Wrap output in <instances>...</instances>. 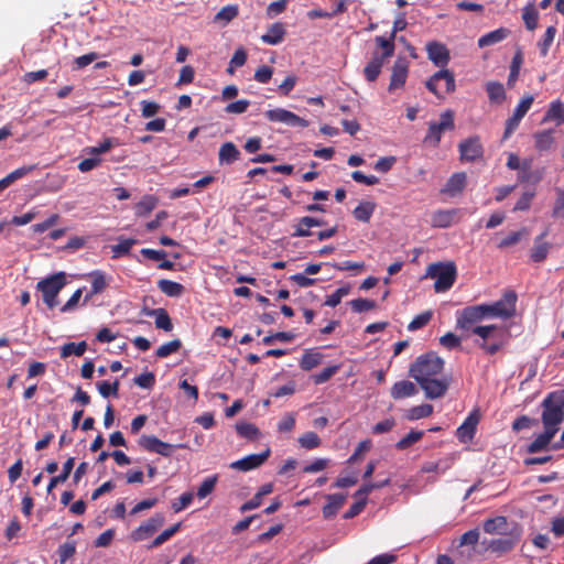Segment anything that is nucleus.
Instances as JSON below:
<instances>
[{
	"label": "nucleus",
	"mask_w": 564,
	"mask_h": 564,
	"mask_svg": "<svg viewBox=\"0 0 564 564\" xmlns=\"http://www.w3.org/2000/svg\"><path fill=\"white\" fill-rule=\"evenodd\" d=\"M444 360L434 351L419 356L409 368V375L424 391L427 399L434 400L445 395L449 387L447 377L436 378L443 371Z\"/></svg>",
	"instance_id": "obj_1"
},
{
	"label": "nucleus",
	"mask_w": 564,
	"mask_h": 564,
	"mask_svg": "<svg viewBox=\"0 0 564 564\" xmlns=\"http://www.w3.org/2000/svg\"><path fill=\"white\" fill-rule=\"evenodd\" d=\"M405 28L406 21L404 17L401 15L394 20L392 31L388 37L381 35L375 37L377 50L373 51L371 59L364 68V75L367 82L372 83L377 80L386 61L392 57L394 54V40L397 33L404 30Z\"/></svg>",
	"instance_id": "obj_2"
},
{
	"label": "nucleus",
	"mask_w": 564,
	"mask_h": 564,
	"mask_svg": "<svg viewBox=\"0 0 564 564\" xmlns=\"http://www.w3.org/2000/svg\"><path fill=\"white\" fill-rule=\"evenodd\" d=\"M457 270L454 262H435L426 268L423 278L435 279L434 291L442 293L448 291L455 283Z\"/></svg>",
	"instance_id": "obj_3"
},
{
	"label": "nucleus",
	"mask_w": 564,
	"mask_h": 564,
	"mask_svg": "<svg viewBox=\"0 0 564 564\" xmlns=\"http://www.w3.org/2000/svg\"><path fill=\"white\" fill-rule=\"evenodd\" d=\"M541 406L543 409L541 420L544 429H554V432L557 433L560 424L564 420V406L560 400V392L549 393L542 401Z\"/></svg>",
	"instance_id": "obj_4"
},
{
	"label": "nucleus",
	"mask_w": 564,
	"mask_h": 564,
	"mask_svg": "<svg viewBox=\"0 0 564 564\" xmlns=\"http://www.w3.org/2000/svg\"><path fill=\"white\" fill-rule=\"evenodd\" d=\"M66 285V274L64 272L54 273L37 282L36 289L42 293L43 302L48 308L57 306V295Z\"/></svg>",
	"instance_id": "obj_5"
},
{
	"label": "nucleus",
	"mask_w": 564,
	"mask_h": 564,
	"mask_svg": "<svg viewBox=\"0 0 564 564\" xmlns=\"http://www.w3.org/2000/svg\"><path fill=\"white\" fill-rule=\"evenodd\" d=\"M518 296L514 291H507L502 297L491 304H482L486 318L508 319L516 315Z\"/></svg>",
	"instance_id": "obj_6"
},
{
	"label": "nucleus",
	"mask_w": 564,
	"mask_h": 564,
	"mask_svg": "<svg viewBox=\"0 0 564 564\" xmlns=\"http://www.w3.org/2000/svg\"><path fill=\"white\" fill-rule=\"evenodd\" d=\"M425 86L437 98H444L446 94L455 91L454 74L448 69H441L429 78Z\"/></svg>",
	"instance_id": "obj_7"
},
{
	"label": "nucleus",
	"mask_w": 564,
	"mask_h": 564,
	"mask_svg": "<svg viewBox=\"0 0 564 564\" xmlns=\"http://www.w3.org/2000/svg\"><path fill=\"white\" fill-rule=\"evenodd\" d=\"M454 127V112L452 110L442 112L438 122L429 123L424 142L432 147H437L441 142L442 133L447 130H453Z\"/></svg>",
	"instance_id": "obj_8"
},
{
	"label": "nucleus",
	"mask_w": 564,
	"mask_h": 564,
	"mask_svg": "<svg viewBox=\"0 0 564 564\" xmlns=\"http://www.w3.org/2000/svg\"><path fill=\"white\" fill-rule=\"evenodd\" d=\"M520 540V531L511 530L510 533L502 534V536L491 540H484L481 544L486 550L503 555L514 549Z\"/></svg>",
	"instance_id": "obj_9"
},
{
	"label": "nucleus",
	"mask_w": 564,
	"mask_h": 564,
	"mask_svg": "<svg viewBox=\"0 0 564 564\" xmlns=\"http://www.w3.org/2000/svg\"><path fill=\"white\" fill-rule=\"evenodd\" d=\"M459 160L473 163L484 158V145L479 135L469 137L458 143Z\"/></svg>",
	"instance_id": "obj_10"
},
{
	"label": "nucleus",
	"mask_w": 564,
	"mask_h": 564,
	"mask_svg": "<svg viewBox=\"0 0 564 564\" xmlns=\"http://www.w3.org/2000/svg\"><path fill=\"white\" fill-rule=\"evenodd\" d=\"M138 444L140 447H142L144 451L150 453H156L164 457H169L173 454L174 448L176 447H184L183 444L173 445L170 443H165L158 438L154 435H141L138 440Z\"/></svg>",
	"instance_id": "obj_11"
},
{
	"label": "nucleus",
	"mask_w": 564,
	"mask_h": 564,
	"mask_svg": "<svg viewBox=\"0 0 564 564\" xmlns=\"http://www.w3.org/2000/svg\"><path fill=\"white\" fill-rule=\"evenodd\" d=\"M486 319L482 304L467 306L457 312V327L465 330H471V326Z\"/></svg>",
	"instance_id": "obj_12"
},
{
	"label": "nucleus",
	"mask_w": 564,
	"mask_h": 564,
	"mask_svg": "<svg viewBox=\"0 0 564 564\" xmlns=\"http://www.w3.org/2000/svg\"><path fill=\"white\" fill-rule=\"evenodd\" d=\"M534 101L532 95L524 96L516 107L513 115L506 121L503 139H508L519 127L520 121L527 115Z\"/></svg>",
	"instance_id": "obj_13"
},
{
	"label": "nucleus",
	"mask_w": 564,
	"mask_h": 564,
	"mask_svg": "<svg viewBox=\"0 0 564 564\" xmlns=\"http://www.w3.org/2000/svg\"><path fill=\"white\" fill-rule=\"evenodd\" d=\"M264 116L271 122H282L290 127L306 128L308 126V122L305 119L283 108L267 110Z\"/></svg>",
	"instance_id": "obj_14"
},
{
	"label": "nucleus",
	"mask_w": 564,
	"mask_h": 564,
	"mask_svg": "<svg viewBox=\"0 0 564 564\" xmlns=\"http://www.w3.org/2000/svg\"><path fill=\"white\" fill-rule=\"evenodd\" d=\"M409 74V62L406 57L399 56L392 66L390 84L388 87L389 91H393L395 89L402 88L406 82Z\"/></svg>",
	"instance_id": "obj_15"
},
{
	"label": "nucleus",
	"mask_w": 564,
	"mask_h": 564,
	"mask_svg": "<svg viewBox=\"0 0 564 564\" xmlns=\"http://www.w3.org/2000/svg\"><path fill=\"white\" fill-rule=\"evenodd\" d=\"M270 454L271 451L269 447H267L262 453L250 454L241 459L232 462L230 464V468L241 471H249L256 469L260 467L269 458Z\"/></svg>",
	"instance_id": "obj_16"
},
{
	"label": "nucleus",
	"mask_w": 564,
	"mask_h": 564,
	"mask_svg": "<svg viewBox=\"0 0 564 564\" xmlns=\"http://www.w3.org/2000/svg\"><path fill=\"white\" fill-rule=\"evenodd\" d=\"M164 524V517L161 513H155L153 517L143 522L137 530L132 532L134 541H143L150 538L156 530Z\"/></svg>",
	"instance_id": "obj_17"
},
{
	"label": "nucleus",
	"mask_w": 564,
	"mask_h": 564,
	"mask_svg": "<svg viewBox=\"0 0 564 564\" xmlns=\"http://www.w3.org/2000/svg\"><path fill=\"white\" fill-rule=\"evenodd\" d=\"M508 337V332L497 326V330L490 335L488 341H476V345L488 355H495L506 345Z\"/></svg>",
	"instance_id": "obj_18"
},
{
	"label": "nucleus",
	"mask_w": 564,
	"mask_h": 564,
	"mask_svg": "<svg viewBox=\"0 0 564 564\" xmlns=\"http://www.w3.org/2000/svg\"><path fill=\"white\" fill-rule=\"evenodd\" d=\"M480 415L477 410L471 411L464 422L456 430L457 438L463 442H469L474 438Z\"/></svg>",
	"instance_id": "obj_19"
},
{
	"label": "nucleus",
	"mask_w": 564,
	"mask_h": 564,
	"mask_svg": "<svg viewBox=\"0 0 564 564\" xmlns=\"http://www.w3.org/2000/svg\"><path fill=\"white\" fill-rule=\"evenodd\" d=\"M426 53L429 59L437 67H445L451 59L448 48L440 42L427 43Z\"/></svg>",
	"instance_id": "obj_20"
},
{
	"label": "nucleus",
	"mask_w": 564,
	"mask_h": 564,
	"mask_svg": "<svg viewBox=\"0 0 564 564\" xmlns=\"http://www.w3.org/2000/svg\"><path fill=\"white\" fill-rule=\"evenodd\" d=\"M417 393L415 384L409 380H401L395 382L391 390L390 395L394 400H400L409 397H413Z\"/></svg>",
	"instance_id": "obj_21"
},
{
	"label": "nucleus",
	"mask_w": 564,
	"mask_h": 564,
	"mask_svg": "<svg viewBox=\"0 0 564 564\" xmlns=\"http://www.w3.org/2000/svg\"><path fill=\"white\" fill-rule=\"evenodd\" d=\"M549 230L545 229L540 236H538L534 240V247L531 250L530 258L533 262H542L546 259L550 243L544 242L543 239L547 236Z\"/></svg>",
	"instance_id": "obj_22"
},
{
	"label": "nucleus",
	"mask_w": 564,
	"mask_h": 564,
	"mask_svg": "<svg viewBox=\"0 0 564 564\" xmlns=\"http://www.w3.org/2000/svg\"><path fill=\"white\" fill-rule=\"evenodd\" d=\"M554 429H544V432L539 434L529 445L528 453L534 454L544 451L549 447L551 441L555 436Z\"/></svg>",
	"instance_id": "obj_23"
},
{
	"label": "nucleus",
	"mask_w": 564,
	"mask_h": 564,
	"mask_svg": "<svg viewBox=\"0 0 564 564\" xmlns=\"http://www.w3.org/2000/svg\"><path fill=\"white\" fill-rule=\"evenodd\" d=\"M511 31L507 28H499L488 32L478 39V46L486 47L502 42L510 35Z\"/></svg>",
	"instance_id": "obj_24"
},
{
	"label": "nucleus",
	"mask_w": 564,
	"mask_h": 564,
	"mask_svg": "<svg viewBox=\"0 0 564 564\" xmlns=\"http://www.w3.org/2000/svg\"><path fill=\"white\" fill-rule=\"evenodd\" d=\"M466 186V173L457 172L454 173L446 182L445 187L442 189L443 193H446L451 196H455L460 194Z\"/></svg>",
	"instance_id": "obj_25"
},
{
	"label": "nucleus",
	"mask_w": 564,
	"mask_h": 564,
	"mask_svg": "<svg viewBox=\"0 0 564 564\" xmlns=\"http://www.w3.org/2000/svg\"><path fill=\"white\" fill-rule=\"evenodd\" d=\"M285 33L284 24L275 22L269 26L265 34L261 35V41L269 45H276L283 41Z\"/></svg>",
	"instance_id": "obj_26"
},
{
	"label": "nucleus",
	"mask_w": 564,
	"mask_h": 564,
	"mask_svg": "<svg viewBox=\"0 0 564 564\" xmlns=\"http://www.w3.org/2000/svg\"><path fill=\"white\" fill-rule=\"evenodd\" d=\"M346 496L343 494H332L327 496V503L323 507V516L325 519H332L338 510L344 506Z\"/></svg>",
	"instance_id": "obj_27"
},
{
	"label": "nucleus",
	"mask_w": 564,
	"mask_h": 564,
	"mask_svg": "<svg viewBox=\"0 0 564 564\" xmlns=\"http://www.w3.org/2000/svg\"><path fill=\"white\" fill-rule=\"evenodd\" d=\"M240 158V151L232 142H225L221 144L218 152V161L220 165L232 164Z\"/></svg>",
	"instance_id": "obj_28"
},
{
	"label": "nucleus",
	"mask_w": 564,
	"mask_h": 564,
	"mask_svg": "<svg viewBox=\"0 0 564 564\" xmlns=\"http://www.w3.org/2000/svg\"><path fill=\"white\" fill-rule=\"evenodd\" d=\"M482 529L488 534H506L508 533V521L506 517L499 516L491 519H487Z\"/></svg>",
	"instance_id": "obj_29"
},
{
	"label": "nucleus",
	"mask_w": 564,
	"mask_h": 564,
	"mask_svg": "<svg viewBox=\"0 0 564 564\" xmlns=\"http://www.w3.org/2000/svg\"><path fill=\"white\" fill-rule=\"evenodd\" d=\"M549 121H555L556 124L564 123V104L560 99L552 101L543 116L542 123Z\"/></svg>",
	"instance_id": "obj_30"
},
{
	"label": "nucleus",
	"mask_w": 564,
	"mask_h": 564,
	"mask_svg": "<svg viewBox=\"0 0 564 564\" xmlns=\"http://www.w3.org/2000/svg\"><path fill=\"white\" fill-rule=\"evenodd\" d=\"M74 465H75V458L74 457L67 458V460L63 464L62 473L58 474L57 476H54L51 478V480L47 485V489H46L47 494L52 492V490L57 485L65 482L69 478L70 473L74 468Z\"/></svg>",
	"instance_id": "obj_31"
},
{
	"label": "nucleus",
	"mask_w": 564,
	"mask_h": 564,
	"mask_svg": "<svg viewBox=\"0 0 564 564\" xmlns=\"http://www.w3.org/2000/svg\"><path fill=\"white\" fill-rule=\"evenodd\" d=\"M91 280L90 293L85 296L84 303L88 302L93 295L101 293L107 288L106 276L101 271H93L89 273Z\"/></svg>",
	"instance_id": "obj_32"
},
{
	"label": "nucleus",
	"mask_w": 564,
	"mask_h": 564,
	"mask_svg": "<svg viewBox=\"0 0 564 564\" xmlns=\"http://www.w3.org/2000/svg\"><path fill=\"white\" fill-rule=\"evenodd\" d=\"M486 91L491 104L501 105L506 100L505 87L499 82H488Z\"/></svg>",
	"instance_id": "obj_33"
},
{
	"label": "nucleus",
	"mask_w": 564,
	"mask_h": 564,
	"mask_svg": "<svg viewBox=\"0 0 564 564\" xmlns=\"http://www.w3.org/2000/svg\"><path fill=\"white\" fill-rule=\"evenodd\" d=\"M158 288L162 293L170 297H180L185 291L181 283L167 279L159 280Z\"/></svg>",
	"instance_id": "obj_34"
},
{
	"label": "nucleus",
	"mask_w": 564,
	"mask_h": 564,
	"mask_svg": "<svg viewBox=\"0 0 564 564\" xmlns=\"http://www.w3.org/2000/svg\"><path fill=\"white\" fill-rule=\"evenodd\" d=\"M456 215L457 209L437 210L432 216V225L438 228H447L453 224Z\"/></svg>",
	"instance_id": "obj_35"
},
{
	"label": "nucleus",
	"mask_w": 564,
	"mask_h": 564,
	"mask_svg": "<svg viewBox=\"0 0 564 564\" xmlns=\"http://www.w3.org/2000/svg\"><path fill=\"white\" fill-rule=\"evenodd\" d=\"M522 20L528 31H534L538 28L539 11L533 3H528L522 9Z\"/></svg>",
	"instance_id": "obj_36"
},
{
	"label": "nucleus",
	"mask_w": 564,
	"mask_h": 564,
	"mask_svg": "<svg viewBox=\"0 0 564 564\" xmlns=\"http://www.w3.org/2000/svg\"><path fill=\"white\" fill-rule=\"evenodd\" d=\"M535 149L538 151H547L554 143L553 130L538 131L533 135Z\"/></svg>",
	"instance_id": "obj_37"
},
{
	"label": "nucleus",
	"mask_w": 564,
	"mask_h": 564,
	"mask_svg": "<svg viewBox=\"0 0 564 564\" xmlns=\"http://www.w3.org/2000/svg\"><path fill=\"white\" fill-rule=\"evenodd\" d=\"M375 209V203L361 202L358 206L355 207V209L352 210V215L359 221L369 223Z\"/></svg>",
	"instance_id": "obj_38"
},
{
	"label": "nucleus",
	"mask_w": 564,
	"mask_h": 564,
	"mask_svg": "<svg viewBox=\"0 0 564 564\" xmlns=\"http://www.w3.org/2000/svg\"><path fill=\"white\" fill-rule=\"evenodd\" d=\"M322 359L323 355L321 352L306 350L300 360V367L304 371H310L317 367L322 362Z\"/></svg>",
	"instance_id": "obj_39"
},
{
	"label": "nucleus",
	"mask_w": 564,
	"mask_h": 564,
	"mask_svg": "<svg viewBox=\"0 0 564 564\" xmlns=\"http://www.w3.org/2000/svg\"><path fill=\"white\" fill-rule=\"evenodd\" d=\"M528 236H529V229L527 227H522L521 229H519L517 231H512L509 235H507L505 238H502L499 241V243L497 245V247L499 249L509 248L511 246L517 245L518 242H520V240L522 238L528 237Z\"/></svg>",
	"instance_id": "obj_40"
},
{
	"label": "nucleus",
	"mask_w": 564,
	"mask_h": 564,
	"mask_svg": "<svg viewBox=\"0 0 564 564\" xmlns=\"http://www.w3.org/2000/svg\"><path fill=\"white\" fill-rule=\"evenodd\" d=\"M239 14V7L237 4H228L221 8L215 15L214 21L227 24Z\"/></svg>",
	"instance_id": "obj_41"
},
{
	"label": "nucleus",
	"mask_w": 564,
	"mask_h": 564,
	"mask_svg": "<svg viewBox=\"0 0 564 564\" xmlns=\"http://www.w3.org/2000/svg\"><path fill=\"white\" fill-rule=\"evenodd\" d=\"M86 349H87V344L84 340L79 341V343H74V341L66 343L62 346L61 357L64 359L72 355L79 357L85 354Z\"/></svg>",
	"instance_id": "obj_42"
},
{
	"label": "nucleus",
	"mask_w": 564,
	"mask_h": 564,
	"mask_svg": "<svg viewBox=\"0 0 564 564\" xmlns=\"http://www.w3.org/2000/svg\"><path fill=\"white\" fill-rule=\"evenodd\" d=\"M556 28L550 25L543 35V37L538 42V47L540 50V54L542 57H545L549 54L550 47L554 41L556 35Z\"/></svg>",
	"instance_id": "obj_43"
},
{
	"label": "nucleus",
	"mask_w": 564,
	"mask_h": 564,
	"mask_svg": "<svg viewBox=\"0 0 564 564\" xmlns=\"http://www.w3.org/2000/svg\"><path fill=\"white\" fill-rule=\"evenodd\" d=\"M158 199L154 196H144L135 206L137 216L144 217L149 215L156 206Z\"/></svg>",
	"instance_id": "obj_44"
},
{
	"label": "nucleus",
	"mask_w": 564,
	"mask_h": 564,
	"mask_svg": "<svg viewBox=\"0 0 564 564\" xmlns=\"http://www.w3.org/2000/svg\"><path fill=\"white\" fill-rule=\"evenodd\" d=\"M97 389H98V392L100 393L101 397L104 398H109V397H115V398H118L119 395V380H115L112 383L109 382V381H99L97 382Z\"/></svg>",
	"instance_id": "obj_45"
},
{
	"label": "nucleus",
	"mask_w": 564,
	"mask_h": 564,
	"mask_svg": "<svg viewBox=\"0 0 564 564\" xmlns=\"http://www.w3.org/2000/svg\"><path fill=\"white\" fill-rule=\"evenodd\" d=\"M237 433L247 440H256L260 435L259 429L252 423L240 422L236 424Z\"/></svg>",
	"instance_id": "obj_46"
},
{
	"label": "nucleus",
	"mask_w": 564,
	"mask_h": 564,
	"mask_svg": "<svg viewBox=\"0 0 564 564\" xmlns=\"http://www.w3.org/2000/svg\"><path fill=\"white\" fill-rule=\"evenodd\" d=\"M432 413H433V405L424 403V404L411 408L408 411L406 417L411 421H415V420H420L423 417H427Z\"/></svg>",
	"instance_id": "obj_47"
},
{
	"label": "nucleus",
	"mask_w": 564,
	"mask_h": 564,
	"mask_svg": "<svg viewBox=\"0 0 564 564\" xmlns=\"http://www.w3.org/2000/svg\"><path fill=\"white\" fill-rule=\"evenodd\" d=\"M424 435L423 431H410L404 437H402L397 444L395 447L399 451H403L412 446L414 443L420 441Z\"/></svg>",
	"instance_id": "obj_48"
},
{
	"label": "nucleus",
	"mask_w": 564,
	"mask_h": 564,
	"mask_svg": "<svg viewBox=\"0 0 564 564\" xmlns=\"http://www.w3.org/2000/svg\"><path fill=\"white\" fill-rule=\"evenodd\" d=\"M217 481H218L217 475H213L210 477L205 478L197 489V492H196L197 497L199 499H204L208 495H210L214 491Z\"/></svg>",
	"instance_id": "obj_49"
},
{
	"label": "nucleus",
	"mask_w": 564,
	"mask_h": 564,
	"mask_svg": "<svg viewBox=\"0 0 564 564\" xmlns=\"http://www.w3.org/2000/svg\"><path fill=\"white\" fill-rule=\"evenodd\" d=\"M433 317L432 311H425L416 315L408 325V330L415 332L426 326Z\"/></svg>",
	"instance_id": "obj_50"
},
{
	"label": "nucleus",
	"mask_w": 564,
	"mask_h": 564,
	"mask_svg": "<svg viewBox=\"0 0 564 564\" xmlns=\"http://www.w3.org/2000/svg\"><path fill=\"white\" fill-rule=\"evenodd\" d=\"M182 347V341L180 339H173L171 341H167L163 345H161L156 351L155 355L159 358H166L170 355L176 352Z\"/></svg>",
	"instance_id": "obj_51"
},
{
	"label": "nucleus",
	"mask_w": 564,
	"mask_h": 564,
	"mask_svg": "<svg viewBox=\"0 0 564 564\" xmlns=\"http://www.w3.org/2000/svg\"><path fill=\"white\" fill-rule=\"evenodd\" d=\"M182 523H175L174 525L165 529L162 533H160L151 543L150 547H158L162 545L164 542L170 540L178 530L181 529Z\"/></svg>",
	"instance_id": "obj_52"
},
{
	"label": "nucleus",
	"mask_w": 564,
	"mask_h": 564,
	"mask_svg": "<svg viewBox=\"0 0 564 564\" xmlns=\"http://www.w3.org/2000/svg\"><path fill=\"white\" fill-rule=\"evenodd\" d=\"M137 243L133 238H119L117 245L112 246L113 257H120L129 253L130 249Z\"/></svg>",
	"instance_id": "obj_53"
},
{
	"label": "nucleus",
	"mask_w": 564,
	"mask_h": 564,
	"mask_svg": "<svg viewBox=\"0 0 564 564\" xmlns=\"http://www.w3.org/2000/svg\"><path fill=\"white\" fill-rule=\"evenodd\" d=\"M522 63H523V55H522L521 50H518L516 52V54L513 55L512 62L510 65V74L508 77L509 85L517 80Z\"/></svg>",
	"instance_id": "obj_54"
},
{
	"label": "nucleus",
	"mask_w": 564,
	"mask_h": 564,
	"mask_svg": "<svg viewBox=\"0 0 564 564\" xmlns=\"http://www.w3.org/2000/svg\"><path fill=\"white\" fill-rule=\"evenodd\" d=\"M350 292V285H344L338 288L334 293L328 295L325 300V305L330 307H336L340 302L341 299L346 295H348Z\"/></svg>",
	"instance_id": "obj_55"
},
{
	"label": "nucleus",
	"mask_w": 564,
	"mask_h": 564,
	"mask_svg": "<svg viewBox=\"0 0 564 564\" xmlns=\"http://www.w3.org/2000/svg\"><path fill=\"white\" fill-rule=\"evenodd\" d=\"M299 443L303 448L314 449L321 445V438L315 432H306L299 437Z\"/></svg>",
	"instance_id": "obj_56"
},
{
	"label": "nucleus",
	"mask_w": 564,
	"mask_h": 564,
	"mask_svg": "<svg viewBox=\"0 0 564 564\" xmlns=\"http://www.w3.org/2000/svg\"><path fill=\"white\" fill-rule=\"evenodd\" d=\"M338 370V365L328 366L324 368L321 372L314 373L311 378L315 384H322L327 382Z\"/></svg>",
	"instance_id": "obj_57"
},
{
	"label": "nucleus",
	"mask_w": 564,
	"mask_h": 564,
	"mask_svg": "<svg viewBox=\"0 0 564 564\" xmlns=\"http://www.w3.org/2000/svg\"><path fill=\"white\" fill-rule=\"evenodd\" d=\"M349 305L351 306V310L355 313H362V312L373 310L376 307V302L372 300L359 297L356 300H351L349 302Z\"/></svg>",
	"instance_id": "obj_58"
},
{
	"label": "nucleus",
	"mask_w": 564,
	"mask_h": 564,
	"mask_svg": "<svg viewBox=\"0 0 564 564\" xmlns=\"http://www.w3.org/2000/svg\"><path fill=\"white\" fill-rule=\"evenodd\" d=\"M311 216H304L297 220L295 225V231L293 232V237H310L312 235L310 228L313 227V224H308L307 220H311Z\"/></svg>",
	"instance_id": "obj_59"
},
{
	"label": "nucleus",
	"mask_w": 564,
	"mask_h": 564,
	"mask_svg": "<svg viewBox=\"0 0 564 564\" xmlns=\"http://www.w3.org/2000/svg\"><path fill=\"white\" fill-rule=\"evenodd\" d=\"M390 484V479L387 478L382 481H379V482H369V484H365L364 486H361L356 492H355V497H364L367 499V496L373 491L375 489H380V488H383L386 486H388Z\"/></svg>",
	"instance_id": "obj_60"
},
{
	"label": "nucleus",
	"mask_w": 564,
	"mask_h": 564,
	"mask_svg": "<svg viewBox=\"0 0 564 564\" xmlns=\"http://www.w3.org/2000/svg\"><path fill=\"white\" fill-rule=\"evenodd\" d=\"M155 326L165 332H171L173 329V324L166 310L160 308V312L155 316Z\"/></svg>",
	"instance_id": "obj_61"
},
{
	"label": "nucleus",
	"mask_w": 564,
	"mask_h": 564,
	"mask_svg": "<svg viewBox=\"0 0 564 564\" xmlns=\"http://www.w3.org/2000/svg\"><path fill=\"white\" fill-rule=\"evenodd\" d=\"M76 552V544L74 541L65 542L58 546L57 553L61 563H65L68 558L73 557Z\"/></svg>",
	"instance_id": "obj_62"
},
{
	"label": "nucleus",
	"mask_w": 564,
	"mask_h": 564,
	"mask_svg": "<svg viewBox=\"0 0 564 564\" xmlns=\"http://www.w3.org/2000/svg\"><path fill=\"white\" fill-rule=\"evenodd\" d=\"M557 196L554 202V206L552 209V217L556 219H563L564 218V189H557L556 191Z\"/></svg>",
	"instance_id": "obj_63"
},
{
	"label": "nucleus",
	"mask_w": 564,
	"mask_h": 564,
	"mask_svg": "<svg viewBox=\"0 0 564 564\" xmlns=\"http://www.w3.org/2000/svg\"><path fill=\"white\" fill-rule=\"evenodd\" d=\"M497 330L496 325H485V326H474L471 328V334L477 335L480 340L479 341H488L490 335Z\"/></svg>",
	"instance_id": "obj_64"
}]
</instances>
